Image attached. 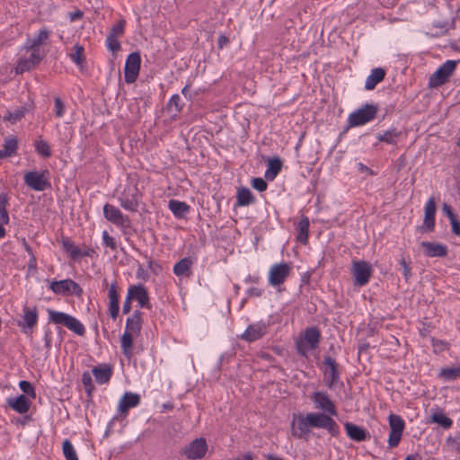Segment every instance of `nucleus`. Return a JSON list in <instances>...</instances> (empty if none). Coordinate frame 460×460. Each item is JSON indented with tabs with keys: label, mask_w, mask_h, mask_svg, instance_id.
Returning <instances> with one entry per match:
<instances>
[{
	"label": "nucleus",
	"mask_w": 460,
	"mask_h": 460,
	"mask_svg": "<svg viewBox=\"0 0 460 460\" xmlns=\"http://www.w3.org/2000/svg\"><path fill=\"white\" fill-rule=\"evenodd\" d=\"M310 428L324 429L334 438L339 437L341 433L340 426L330 416L320 412H309L305 417L300 416L296 423L292 422V436L306 440Z\"/></svg>",
	"instance_id": "f257e3e1"
},
{
	"label": "nucleus",
	"mask_w": 460,
	"mask_h": 460,
	"mask_svg": "<svg viewBox=\"0 0 460 460\" xmlns=\"http://www.w3.org/2000/svg\"><path fill=\"white\" fill-rule=\"evenodd\" d=\"M322 334L317 326H311L296 340V349L299 356L307 358L308 352L316 349L321 342Z\"/></svg>",
	"instance_id": "f03ea898"
},
{
	"label": "nucleus",
	"mask_w": 460,
	"mask_h": 460,
	"mask_svg": "<svg viewBox=\"0 0 460 460\" xmlns=\"http://www.w3.org/2000/svg\"><path fill=\"white\" fill-rule=\"evenodd\" d=\"M49 322L66 327L74 333L84 336L85 333L84 325L75 317L64 312L55 311L48 308Z\"/></svg>",
	"instance_id": "7ed1b4c3"
},
{
	"label": "nucleus",
	"mask_w": 460,
	"mask_h": 460,
	"mask_svg": "<svg viewBox=\"0 0 460 460\" xmlns=\"http://www.w3.org/2000/svg\"><path fill=\"white\" fill-rule=\"evenodd\" d=\"M351 274L354 286L364 287L368 284L373 275V268L368 261L354 260L351 265Z\"/></svg>",
	"instance_id": "20e7f679"
},
{
	"label": "nucleus",
	"mask_w": 460,
	"mask_h": 460,
	"mask_svg": "<svg viewBox=\"0 0 460 460\" xmlns=\"http://www.w3.org/2000/svg\"><path fill=\"white\" fill-rule=\"evenodd\" d=\"M310 400L314 403V408L321 411L320 413H324L331 418L338 415L335 402L332 400L327 392L315 391L310 394Z\"/></svg>",
	"instance_id": "39448f33"
},
{
	"label": "nucleus",
	"mask_w": 460,
	"mask_h": 460,
	"mask_svg": "<svg viewBox=\"0 0 460 460\" xmlns=\"http://www.w3.org/2000/svg\"><path fill=\"white\" fill-rule=\"evenodd\" d=\"M49 170H43L41 172L30 171L24 173L23 181L30 189L35 191H43L51 186L49 181Z\"/></svg>",
	"instance_id": "423d86ee"
},
{
	"label": "nucleus",
	"mask_w": 460,
	"mask_h": 460,
	"mask_svg": "<svg viewBox=\"0 0 460 460\" xmlns=\"http://www.w3.org/2000/svg\"><path fill=\"white\" fill-rule=\"evenodd\" d=\"M377 106L374 104H364L361 108L350 113L348 119L349 127H358L373 120L377 113Z\"/></svg>",
	"instance_id": "0eeeda50"
},
{
	"label": "nucleus",
	"mask_w": 460,
	"mask_h": 460,
	"mask_svg": "<svg viewBox=\"0 0 460 460\" xmlns=\"http://www.w3.org/2000/svg\"><path fill=\"white\" fill-rule=\"evenodd\" d=\"M323 381L329 389H332L339 383L342 386L343 383L340 382L339 364L331 356H325L323 360Z\"/></svg>",
	"instance_id": "6e6552de"
},
{
	"label": "nucleus",
	"mask_w": 460,
	"mask_h": 460,
	"mask_svg": "<svg viewBox=\"0 0 460 460\" xmlns=\"http://www.w3.org/2000/svg\"><path fill=\"white\" fill-rule=\"evenodd\" d=\"M126 296H128V299H130L132 303L134 301L137 302V306L139 307V310L141 308H143V309H151L152 308V304L150 301V296L148 293V289L142 283L129 285L128 288Z\"/></svg>",
	"instance_id": "1a4fd4ad"
},
{
	"label": "nucleus",
	"mask_w": 460,
	"mask_h": 460,
	"mask_svg": "<svg viewBox=\"0 0 460 460\" xmlns=\"http://www.w3.org/2000/svg\"><path fill=\"white\" fill-rule=\"evenodd\" d=\"M456 60H447L443 63L429 77V85L430 87H438L446 84L449 77L456 69L457 63Z\"/></svg>",
	"instance_id": "9d476101"
},
{
	"label": "nucleus",
	"mask_w": 460,
	"mask_h": 460,
	"mask_svg": "<svg viewBox=\"0 0 460 460\" xmlns=\"http://www.w3.org/2000/svg\"><path fill=\"white\" fill-rule=\"evenodd\" d=\"M49 288L56 295H75V296L80 297L84 293L80 285L71 279L54 280L50 282Z\"/></svg>",
	"instance_id": "9b49d317"
},
{
	"label": "nucleus",
	"mask_w": 460,
	"mask_h": 460,
	"mask_svg": "<svg viewBox=\"0 0 460 460\" xmlns=\"http://www.w3.org/2000/svg\"><path fill=\"white\" fill-rule=\"evenodd\" d=\"M62 249L68 254L72 261H79L83 257L93 258L96 256V252L93 247L84 245L83 249L75 245V243L69 237H63L61 239Z\"/></svg>",
	"instance_id": "f8f14e48"
},
{
	"label": "nucleus",
	"mask_w": 460,
	"mask_h": 460,
	"mask_svg": "<svg viewBox=\"0 0 460 460\" xmlns=\"http://www.w3.org/2000/svg\"><path fill=\"white\" fill-rule=\"evenodd\" d=\"M103 216L109 222L119 227L123 232L131 226L129 217L124 215L119 208L110 203H106L103 206Z\"/></svg>",
	"instance_id": "ddd939ff"
},
{
	"label": "nucleus",
	"mask_w": 460,
	"mask_h": 460,
	"mask_svg": "<svg viewBox=\"0 0 460 460\" xmlns=\"http://www.w3.org/2000/svg\"><path fill=\"white\" fill-rule=\"evenodd\" d=\"M140 194L136 186H127L118 197L122 208L130 212H137L139 207Z\"/></svg>",
	"instance_id": "4468645a"
},
{
	"label": "nucleus",
	"mask_w": 460,
	"mask_h": 460,
	"mask_svg": "<svg viewBox=\"0 0 460 460\" xmlns=\"http://www.w3.org/2000/svg\"><path fill=\"white\" fill-rule=\"evenodd\" d=\"M23 314L22 316V321L18 322V326L21 328L22 332L27 336H31L34 328L38 324L39 321V312L38 308L34 306H23L22 308Z\"/></svg>",
	"instance_id": "2eb2a0df"
},
{
	"label": "nucleus",
	"mask_w": 460,
	"mask_h": 460,
	"mask_svg": "<svg viewBox=\"0 0 460 460\" xmlns=\"http://www.w3.org/2000/svg\"><path fill=\"white\" fill-rule=\"evenodd\" d=\"M291 266L287 262L273 264L269 271V284L274 288L284 284L291 273Z\"/></svg>",
	"instance_id": "dca6fc26"
},
{
	"label": "nucleus",
	"mask_w": 460,
	"mask_h": 460,
	"mask_svg": "<svg viewBox=\"0 0 460 460\" xmlns=\"http://www.w3.org/2000/svg\"><path fill=\"white\" fill-rule=\"evenodd\" d=\"M208 452V444L204 438L192 440L181 450V454L189 460L203 458Z\"/></svg>",
	"instance_id": "f3484780"
},
{
	"label": "nucleus",
	"mask_w": 460,
	"mask_h": 460,
	"mask_svg": "<svg viewBox=\"0 0 460 460\" xmlns=\"http://www.w3.org/2000/svg\"><path fill=\"white\" fill-rule=\"evenodd\" d=\"M141 66V57L138 52L130 53L125 63L124 67V79L127 84H133L136 82Z\"/></svg>",
	"instance_id": "a211bd4d"
},
{
	"label": "nucleus",
	"mask_w": 460,
	"mask_h": 460,
	"mask_svg": "<svg viewBox=\"0 0 460 460\" xmlns=\"http://www.w3.org/2000/svg\"><path fill=\"white\" fill-rule=\"evenodd\" d=\"M268 328L269 323L263 321L249 324L240 338L247 342H254L267 334Z\"/></svg>",
	"instance_id": "6ab92c4d"
},
{
	"label": "nucleus",
	"mask_w": 460,
	"mask_h": 460,
	"mask_svg": "<svg viewBox=\"0 0 460 460\" xmlns=\"http://www.w3.org/2000/svg\"><path fill=\"white\" fill-rule=\"evenodd\" d=\"M140 402L141 398L139 394L131 392H126L119 399L117 409L118 414L113 418V420L118 419L119 416L126 418L128 411L131 408L138 406Z\"/></svg>",
	"instance_id": "aec40b11"
},
{
	"label": "nucleus",
	"mask_w": 460,
	"mask_h": 460,
	"mask_svg": "<svg viewBox=\"0 0 460 460\" xmlns=\"http://www.w3.org/2000/svg\"><path fill=\"white\" fill-rule=\"evenodd\" d=\"M425 215L422 226L419 227L420 233H430L435 229V217H436V200L434 197H430L425 204Z\"/></svg>",
	"instance_id": "412c9836"
},
{
	"label": "nucleus",
	"mask_w": 460,
	"mask_h": 460,
	"mask_svg": "<svg viewBox=\"0 0 460 460\" xmlns=\"http://www.w3.org/2000/svg\"><path fill=\"white\" fill-rule=\"evenodd\" d=\"M119 288L115 280L110 285L108 289V312L112 320H116L119 314Z\"/></svg>",
	"instance_id": "4be33fe9"
},
{
	"label": "nucleus",
	"mask_w": 460,
	"mask_h": 460,
	"mask_svg": "<svg viewBox=\"0 0 460 460\" xmlns=\"http://www.w3.org/2000/svg\"><path fill=\"white\" fill-rule=\"evenodd\" d=\"M420 246L423 248V253L426 257L443 258L447 255V246L443 243L424 241L420 243Z\"/></svg>",
	"instance_id": "5701e85b"
},
{
	"label": "nucleus",
	"mask_w": 460,
	"mask_h": 460,
	"mask_svg": "<svg viewBox=\"0 0 460 460\" xmlns=\"http://www.w3.org/2000/svg\"><path fill=\"white\" fill-rule=\"evenodd\" d=\"M143 327V312L139 309L133 311L126 320L125 331L139 336Z\"/></svg>",
	"instance_id": "b1692460"
},
{
	"label": "nucleus",
	"mask_w": 460,
	"mask_h": 460,
	"mask_svg": "<svg viewBox=\"0 0 460 460\" xmlns=\"http://www.w3.org/2000/svg\"><path fill=\"white\" fill-rule=\"evenodd\" d=\"M6 402L12 410L20 414L27 413L31 405V399L24 394H20L17 397H9Z\"/></svg>",
	"instance_id": "393cba45"
},
{
	"label": "nucleus",
	"mask_w": 460,
	"mask_h": 460,
	"mask_svg": "<svg viewBox=\"0 0 460 460\" xmlns=\"http://www.w3.org/2000/svg\"><path fill=\"white\" fill-rule=\"evenodd\" d=\"M344 428L347 433V436L356 441L362 442L370 438L369 433L362 427H359L351 422H346L344 424Z\"/></svg>",
	"instance_id": "a878e982"
},
{
	"label": "nucleus",
	"mask_w": 460,
	"mask_h": 460,
	"mask_svg": "<svg viewBox=\"0 0 460 460\" xmlns=\"http://www.w3.org/2000/svg\"><path fill=\"white\" fill-rule=\"evenodd\" d=\"M138 337L133 333L124 331L120 337V349L124 357L130 360L134 356V340Z\"/></svg>",
	"instance_id": "bb28decb"
},
{
	"label": "nucleus",
	"mask_w": 460,
	"mask_h": 460,
	"mask_svg": "<svg viewBox=\"0 0 460 460\" xmlns=\"http://www.w3.org/2000/svg\"><path fill=\"white\" fill-rule=\"evenodd\" d=\"M385 70L382 67L373 68L366 79L365 89L367 91L374 90L385 79Z\"/></svg>",
	"instance_id": "cd10ccee"
},
{
	"label": "nucleus",
	"mask_w": 460,
	"mask_h": 460,
	"mask_svg": "<svg viewBox=\"0 0 460 460\" xmlns=\"http://www.w3.org/2000/svg\"><path fill=\"white\" fill-rule=\"evenodd\" d=\"M92 372L96 382L100 385L107 384L112 376L111 367L106 364L94 367Z\"/></svg>",
	"instance_id": "c85d7f7f"
},
{
	"label": "nucleus",
	"mask_w": 460,
	"mask_h": 460,
	"mask_svg": "<svg viewBox=\"0 0 460 460\" xmlns=\"http://www.w3.org/2000/svg\"><path fill=\"white\" fill-rule=\"evenodd\" d=\"M193 265V260L190 257H184L176 262L173 266V273L177 277H190L192 274L191 266Z\"/></svg>",
	"instance_id": "c756f323"
},
{
	"label": "nucleus",
	"mask_w": 460,
	"mask_h": 460,
	"mask_svg": "<svg viewBox=\"0 0 460 460\" xmlns=\"http://www.w3.org/2000/svg\"><path fill=\"white\" fill-rule=\"evenodd\" d=\"M310 222L307 217L303 216L296 225V241L305 245L308 243Z\"/></svg>",
	"instance_id": "7c9ffc66"
},
{
	"label": "nucleus",
	"mask_w": 460,
	"mask_h": 460,
	"mask_svg": "<svg viewBox=\"0 0 460 460\" xmlns=\"http://www.w3.org/2000/svg\"><path fill=\"white\" fill-rule=\"evenodd\" d=\"M168 208L172 215L179 219L184 218L190 211V207L186 202L177 199H170Z\"/></svg>",
	"instance_id": "2f4dec72"
},
{
	"label": "nucleus",
	"mask_w": 460,
	"mask_h": 460,
	"mask_svg": "<svg viewBox=\"0 0 460 460\" xmlns=\"http://www.w3.org/2000/svg\"><path fill=\"white\" fill-rule=\"evenodd\" d=\"M283 166V163L280 158L275 156L269 159L267 169L264 173V177L267 181H273L278 174L280 172Z\"/></svg>",
	"instance_id": "473e14b6"
},
{
	"label": "nucleus",
	"mask_w": 460,
	"mask_h": 460,
	"mask_svg": "<svg viewBox=\"0 0 460 460\" xmlns=\"http://www.w3.org/2000/svg\"><path fill=\"white\" fill-rule=\"evenodd\" d=\"M401 136L402 131L398 130L396 128H393L384 131L383 133H378L376 135V139L379 142H384L388 145L396 146L398 139Z\"/></svg>",
	"instance_id": "72a5a7b5"
},
{
	"label": "nucleus",
	"mask_w": 460,
	"mask_h": 460,
	"mask_svg": "<svg viewBox=\"0 0 460 460\" xmlns=\"http://www.w3.org/2000/svg\"><path fill=\"white\" fill-rule=\"evenodd\" d=\"M70 60L79 68H83L85 65L84 48L82 45L75 44L72 51L68 54Z\"/></svg>",
	"instance_id": "f704fd0d"
},
{
	"label": "nucleus",
	"mask_w": 460,
	"mask_h": 460,
	"mask_svg": "<svg viewBox=\"0 0 460 460\" xmlns=\"http://www.w3.org/2000/svg\"><path fill=\"white\" fill-rule=\"evenodd\" d=\"M255 202V198L248 188L242 187L237 190L236 206L244 207Z\"/></svg>",
	"instance_id": "c9c22d12"
},
{
	"label": "nucleus",
	"mask_w": 460,
	"mask_h": 460,
	"mask_svg": "<svg viewBox=\"0 0 460 460\" xmlns=\"http://www.w3.org/2000/svg\"><path fill=\"white\" fill-rule=\"evenodd\" d=\"M438 377L446 382H451L460 378V364L454 367L441 368L438 373Z\"/></svg>",
	"instance_id": "e433bc0d"
},
{
	"label": "nucleus",
	"mask_w": 460,
	"mask_h": 460,
	"mask_svg": "<svg viewBox=\"0 0 460 460\" xmlns=\"http://www.w3.org/2000/svg\"><path fill=\"white\" fill-rule=\"evenodd\" d=\"M49 37V31L43 28L39 31L36 37L30 40L28 48L31 50H38L40 46L42 45Z\"/></svg>",
	"instance_id": "4c0bfd02"
},
{
	"label": "nucleus",
	"mask_w": 460,
	"mask_h": 460,
	"mask_svg": "<svg viewBox=\"0 0 460 460\" xmlns=\"http://www.w3.org/2000/svg\"><path fill=\"white\" fill-rule=\"evenodd\" d=\"M35 151L38 155L44 158H49L51 156V148L49 144L44 139H38L33 144Z\"/></svg>",
	"instance_id": "58836bf2"
},
{
	"label": "nucleus",
	"mask_w": 460,
	"mask_h": 460,
	"mask_svg": "<svg viewBox=\"0 0 460 460\" xmlns=\"http://www.w3.org/2000/svg\"><path fill=\"white\" fill-rule=\"evenodd\" d=\"M26 111L27 110L24 107L18 108L13 111H8L4 116V120L9 121L12 124H15L25 116Z\"/></svg>",
	"instance_id": "ea45409f"
},
{
	"label": "nucleus",
	"mask_w": 460,
	"mask_h": 460,
	"mask_svg": "<svg viewBox=\"0 0 460 460\" xmlns=\"http://www.w3.org/2000/svg\"><path fill=\"white\" fill-rule=\"evenodd\" d=\"M390 430L403 432L405 422L400 415L390 414L388 417Z\"/></svg>",
	"instance_id": "a19ab883"
},
{
	"label": "nucleus",
	"mask_w": 460,
	"mask_h": 460,
	"mask_svg": "<svg viewBox=\"0 0 460 460\" xmlns=\"http://www.w3.org/2000/svg\"><path fill=\"white\" fill-rule=\"evenodd\" d=\"M433 422L439 424L444 429H450L453 425V420L442 412H436L431 416Z\"/></svg>",
	"instance_id": "79ce46f5"
},
{
	"label": "nucleus",
	"mask_w": 460,
	"mask_h": 460,
	"mask_svg": "<svg viewBox=\"0 0 460 460\" xmlns=\"http://www.w3.org/2000/svg\"><path fill=\"white\" fill-rule=\"evenodd\" d=\"M63 455L66 460H78L75 449L70 440L65 439L62 445Z\"/></svg>",
	"instance_id": "37998d69"
},
{
	"label": "nucleus",
	"mask_w": 460,
	"mask_h": 460,
	"mask_svg": "<svg viewBox=\"0 0 460 460\" xmlns=\"http://www.w3.org/2000/svg\"><path fill=\"white\" fill-rule=\"evenodd\" d=\"M18 142L15 137H9L4 139V150L9 157L16 154Z\"/></svg>",
	"instance_id": "c03bdc74"
},
{
	"label": "nucleus",
	"mask_w": 460,
	"mask_h": 460,
	"mask_svg": "<svg viewBox=\"0 0 460 460\" xmlns=\"http://www.w3.org/2000/svg\"><path fill=\"white\" fill-rule=\"evenodd\" d=\"M82 384L84 385L85 393L87 394V396L92 397V394L95 390V386L93 383V378L89 372H84L83 374Z\"/></svg>",
	"instance_id": "a18cd8bd"
},
{
	"label": "nucleus",
	"mask_w": 460,
	"mask_h": 460,
	"mask_svg": "<svg viewBox=\"0 0 460 460\" xmlns=\"http://www.w3.org/2000/svg\"><path fill=\"white\" fill-rule=\"evenodd\" d=\"M20 389L25 394L28 398L35 399L36 398V391L31 382L26 380H22L19 383Z\"/></svg>",
	"instance_id": "49530a36"
},
{
	"label": "nucleus",
	"mask_w": 460,
	"mask_h": 460,
	"mask_svg": "<svg viewBox=\"0 0 460 460\" xmlns=\"http://www.w3.org/2000/svg\"><path fill=\"white\" fill-rule=\"evenodd\" d=\"M431 345L434 349L435 353H440L450 349L449 342L436 338L431 339Z\"/></svg>",
	"instance_id": "de8ad7c7"
},
{
	"label": "nucleus",
	"mask_w": 460,
	"mask_h": 460,
	"mask_svg": "<svg viewBox=\"0 0 460 460\" xmlns=\"http://www.w3.org/2000/svg\"><path fill=\"white\" fill-rule=\"evenodd\" d=\"M403 432L390 430L389 438H388V447L394 448L397 447L400 444Z\"/></svg>",
	"instance_id": "09e8293b"
},
{
	"label": "nucleus",
	"mask_w": 460,
	"mask_h": 460,
	"mask_svg": "<svg viewBox=\"0 0 460 460\" xmlns=\"http://www.w3.org/2000/svg\"><path fill=\"white\" fill-rule=\"evenodd\" d=\"M399 265L402 268V276L404 278V280L406 282H408L411 279V276H412L411 268L410 262H407L405 261V259L403 257H402L399 260Z\"/></svg>",
	"instance_id": "8fccbe9b"
},
{
	"label": "nucleus",
	"mask_w": 460,
	"mask_h": 460,
	"mask_svg": "<svg viewBox=\"0 0 460 460\" xmlns=\"http://www.w3.org/2000/svg\"><path fill=\"white\" fill-rule=\"evenodd\" d=\"M106 46L108 49L113 53L119 51L121 49L120 42L119 41L118 38L113 37V35H107Z\"/></svg>",
	"instance_id": "3c124183"
},
{
	"label": "nucleus",
	"mask_w": 460,
	"mask_h": 460,
	"mask_svg": "<svg viewBox=\"0 0 460 460\" xmlns=\"http://www.w3.org/2000/svg\"><path fill=\"white\" fill-rule=\"evenodd\" d=\"M66 112V105L59 97L54 98V113L57 118H62Z\"/></svg>",
	"instance_id": "603ef678"
},
{
	"label": "nucleus",
	"mask_w": 460,
	"mask_h": 460,
	"mask_svg": "<svg viewBox=\"0 0 460 460\" xmlns=\"http://www.w3.org/2000/svg\"><path fill=\"white\" fill-rule=\"evenodd\" d=\"M125 24V20H120L119 22L112 25L108 35H113V37L117 38L121 37L124 33Z\"/></svg>",
	"instance_id": "864d4df0"
},
{
	"label": "nucleus",
	"mask_w": 460,
	"mask_h": 460,
	"mask_svg": "<svg viewBox=\"0 0 460 460\" xmlns=\"http://www.w3.org/2000/svg\"><path fill=\"white\" fill-rule=\"evenodd\" d=\"M32 68V66L26 58H20L15 66V74L22 75L24 72L30 71Z\"/></svg>",
	"instance_id": "5fc2aeb1"
},
{
	"label": "nucleus",
	"mask_w": 460,
	"mask_h": 460,
	"mask_svg": "<svg viewBox=\"0 0 460 460\" xmlns=\"http://www.w3.org/2000/svg\"><path fill=\"white\" fill-rule=\"evenodd\" d=\"M168 105L169 107L172 109V108H174V111L176 113H179L181 111L182 108H183V105L181 103V97L179 94H173L170 100H169V102H168Z\"/></svg>",
	"instance_id": "6e6d98bb"
},
{
	"label": "nucleus",
	"mask_w": 460,
	"mask_h": 460,
	"mask_svg": "<svg viewBox=\"0 0 460 460\" xmlns=\"http://www.w3.org/2000/svg\"><path fill=\"white\" fill-rule=\"evenodd\" d=\"M251 184L253 189H255L261 192L265 191L268 188V184H267L266 181L260 177L253 178L252 180Z\"/></svg>",
	"instance_id": "4d7b16f0"
},
{
	"label": "nucleus",
	"mask_w": 460,
	"mask_h": 460,
	"mask_svg": "<svg viewBox=\"0 0 460 460\" xmlns=\"http://www.w3.org/2000/svg\"><path fill=\"white\" fill-rule=\"evenodd\" d=\"M102 240H103V243L107 247H110L113 251L116 250V248H117L116 242H115L113 237L109 235L107 231H103V233H102Z\"/></svg>",
	"instance_id": "13d9d810"
},
{
	"label": "nucleus",
	"mask_w": 460,
	"mask_h": 460,
	"mask_svg": "<svg viewBox=\"0 0 460 460\" xmlns=\"http://www.w3.org/2000/svg\"><path fill=\"white\" fill-rule=\"evenodd\" d=\"M264 293V289L257 287H252L246 290L247 297H261Z\"/></svg>",
	"instance_id": "bf43d9fd"
},
{
	"label": "nucleus",
	"mask_w": 460,
	"mask_h": 460,
	"mask_svg": "<svg viewBox=\"0 0 460 460\" xmlns=\"http://www.w3.org/2000/svg\"><path fill=\"white\" fill-rule=\"evenodd\" d=\"M26 59L30 62L32 67H35L40 62L41 57L38 53V50H32L30 57Z\"/></svg>",
	"instance_id": "052dcab7"
},
{
	"label": "nucleus",
	"mask_w": 460,
	"mask_h": 460,
	"mask_svg": "<svg viewBox=\"0 0 460 460\" xmlns=\"http://www.w3.org/2000/svg\"><path fill=\"white\" fill-rule=\"evenodd\" d=\"M136 277H137V279H141L143 281H146L148 279V278H149V274L143 268L142 265H138L137 272H136Z\"/></svg>",
	"instance_id": "680f3d73"
},
{
	"label": "nucleus",
	"mask_w": 460,
	"mask_h": 460,
	"mask_svg": "<svg viewBox=\"0 0 460 460\" xmlns=\"http://www.w3.org/2000/svg\"><path fill=\"white\" fill-rule=\"evenodd\" d=\"M450 221V225H451V228H452V233L457 236L460 235V221L457 219V217H454L452 219L449 220Z\"/></svg>",
	"instance_id": "e2e57ef3"
},
{
	"label": "nucleus",
	"mask_w": 460,
	"mask_h": 460,
	"mask_svg": "<svg viewBox=\"0 0 460 460\" xmlns=\"http://www.w3.org/2000/svg\"><path fill=\"white\" fill-rule=\"evenodd\" d=\"M43 340H44L45 348L48 350H49L52 346V332L50 330L45 331Z\"/></svg>",
	"instance_id": "0e129e2a"
},
{
	"label": "nucleus",
	"mask_w": 460,
	"mask_h": 460,
	"mask_svg": "<svg viewBox=\"0 0 460 460\" xmlns=\"http://www.w3.org/2000/svg\"><path fill=\"white\" fill-rule=\"evenodd\" d=\"M442 210L449 220L456 217L454 211L452 210V208L447 203H443Z\"/></svg>",
	"instance_id": "69168bd1"
},
{
	"label": "nucleus",
	"mask_w": 460,
	"mask_h": 460,
	"mask_svg": "<svg viewBox=\"0 0 460 460\" xmlns=\"http://www.w3.org/2000/svg\"><path fill=\"white\" fill-rule=\"evenodd\" d=\"M132 309V302L130 299H128V296L125 297V300L123 302V305H122V313L124 314H128L130 313Z\"/></svg>",
	"instance_id": "338daca9"
},
{
	"label": "nucleus",
	"mask_w": 460,
	"mask_h": 460,
	"mask_svg": "<svg viewBox=\"0 0 460 460\" xmlns=\"http://www.w3.org/2000/svg\"><path fill=\"white\" fill-rule=\"evenodd\" d=\"M261 280V277L259 275H248L244 279V283L246 284H258Z\"/></svg>",
	"instance_id": "774afa93"
}]
</instances>
